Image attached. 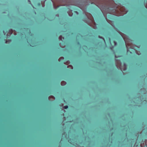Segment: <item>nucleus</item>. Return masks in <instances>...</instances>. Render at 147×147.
I'll use <instances>...</instances> for the list:
<instances>
[{
  "label": "nucleus",
  "instance_id": "nucleus-1",
  "mask_svg": "<svg viewBox=\"0 0 147 147\" xmlns=\"http://www.w3.org/2000/svg\"><path fill=\"white\" fill-rule=\"evenodd\" d=\"M121 34V35L125 42L126 45L127 49V53H129V51L131 53V52L128 49L129 48H129H130L131 49H133L137 54L138 55H140V52L136 50V49H135L132 43H130L129 42H128L127 39Z\"/></svg>",
  "mask_w": 147,
  "mask_h": 147
},
{
  "label": "nucleus",
  "instance_id": "nucleus-2",
  "mask_svg": "<svg viewBox=\"0 0 147 147\" xmlns=\"http://www.w3.org/2000/svg\"><path fill=\"white\" fill-rule=\"evenodd\" d=\"M115 11V15L118 16L123 15L126 14L127 11L125 7L123 6L120 7L119 10H118V9H116Z\"/></svg>",
  "mask_w": 147,
  "mask_h": 147
},
{
  "label": "nucleus",
  "instance_id": "nucleus-3",
  "mask_svg": "<svg viewBox=\"0 0 147 147\" xmlns=\"http://www.w3.org/2000/svg\"><path fill=\"white\" fill-rule=\"evenodd\" d=\"M85 14L91 22V23L89 24L90 26H92L93 28L95 29H96V24L92 15L90 13H85Z\"/></svg>",
  "mask_w": 147,
  "mask_h": 147
},
{
  "label": "nucleus",
  "instance_id": "nucleus-4",
  "mask_svg": "<svg viewBox=\"0 0 147 147\" xmlns=\"http://www.w3.org/2000/svg\"><path fill=\"white\" fill-rule=\"evenodd\" d=\"M116 65L118 68L120 69L121 71H125L126 69V65L125 63H124L123 66L121 67V63L119 61H118L116 59Z\"/></svg>",
  "mask_w": 147,
  "mask_h": 147
},
{
  "label": "nucleus",
  "instance_id": "nucleus-5",
  "mask_svg": "<svg viewBox=\"0 0 147 147\" xmlns=\"http://www.w3.org/2000/svg\"><path fill=\"white\" fill-rule=\"evenodd\" d=\"M107 2L108 3V4H110L111 3H113V1H111V0H108L107 1Z\"/></svg>",
  "mask_w": 147,
  "mask_h": 147
},
{
  "label": "nucleus",
  "instance_id": "nucleus-6",
  "mask_svg": "<svg viewBox=\"0 0 147 147\" xmlns=\"http://www.w3.org/2000/svg\"><path fill=\"white\" fill-rule=\"evenodd\" d=\"M67 68H70L71 69H73V66L71 65H69V66H67Z\"/></svg>",
  "mask_w": 147,
  "mask_h": 147
},
{
  "label": "nucleus",
  "instance_id": "nucleus-7",
  "mask_svg": "<svg viewBox=\"0 0 147 147\" xmlns=\"http://www.w3.org/2000/svg\"><path fill=\"white\" fill-rule=\"evenodd\" d=\"M145 143L146 146V147H147V140H145Z\"/></svg>",
  "mask_w": 147,
  "mask_h": 147
},
{
  "label": "nucleus",
  "instance_id": "nucleus-8",
  "mask_svg": "<svg viewBox=\"0 0 147 147\" xmlns=\"http://www.w3.org/2000/svg\"><path fill=\"white\" fill-rule=\"evenodd\" d=\"M114 45L115 46H116L117 45V43L115 42V41H114Z\"/></svg>",
  "mask_w": 147,
  "mask_h": 147
},
{
  "label": "nucleus",
  "instance_id": "nucleus-9",
  "mask_svg": "<svg viewBox=\"0 0 147 147\" xmlns=\"http://www.w3.org/2000/svg\"><path fill=\"white\" fill-rule=\"evenodd\" d=\"M68 107L67 106H65V109H66Z\"/></svg>",
  "mask_w": 147,
  "mask_h": 147
},
{
  "label": "nucleus",
  "instance_id": "nucleus-10",
  "mask_svg": "<svg viewBox=\"0 0 147 147\" xmlns=\"http://www.w3.org/2000/svg\"><path fill=\"white\" fill-rule=\"evenodd\" d=\"M69 15L70 16H72V14L71 13L70 14L69 13Z\"/></svg>",
  "mask_w": 147,
  "mask_h": 147
},
{
  "label": "nucleus",
  "instance_id": "nucleus-11",
  "mask_svg": "<svg viewBox=\"0 0 147 147\" xmlns=\"http://www.w3.org/2000/svg\"><path fill=\"white\" fill-rule=\"evenodd\" d=\"M120 56H116V55H115V58H117V57H120Z\"/></svg>",
  "mask_w": 147,
  "mask_h": 147
},
{
  "label": "nucleus",
  "instance_id": "nucleus-12",
  "mask_svg": "<svg viewBox=\"0 0 147 147\" xmlns=\"http://www.w3.org/2000/svg\"><path fill=\"white\" fill-rule=\"evenodd\" d=\"M105 18H106V19L107 20V21L108 22H109V23H110L109 22V21L107 20V18L106 17H105Z\"/></svg>",
  "mask_w": 147,
  "mask_h": 147
},
{
  "label": "nucleus",
  "instance_id": "nucleus-13",
  "mask_svg": "<svg viewBox=\"0 0 147 147\" xmlns=\"http://www.w3.org/2000/svg\"><path fill=\"white\" fill-rule=\"evenodd\" d=\"M109 41H110V42L111 43V40H110V38H109Z\"/></svg>",
  "mask_w": 147,
  "mask_h": 147
},
{
  "label": "nucleus",
  "instance_id": "nucleus-14",
  "mask_svg": "<svg viewBox=\"0 0 147 147\" xmlns=\"http://www.w3.org/2000/svg\"><path fill=\"white\" fill-rule=\"evenodd\" d=\"M3 33H5V31H4V30H3Z\"/></svg>",
  "mask_w": 147,
  "mask_h": 147
},
{
  "label": "nucleus",
  "instance_id": "nucleus-15",
  "mask_svg": "<svg viewBox=\"0 0 147 147\" xmlns=\"http://www.w3.org/2000/svg\"><path fill=\"white\" fill-rule=\"evenodd\" d=\"M38 5H40V3H38Z\"/></svg>",
  "mask_w": 147,
  "mask_h": 147
},
{
  "label": "nucleus",
  "instance_id": "nucleus-16",
  "mask_svg": "<svg viewBox=\"0 0 147 147\" xmlns=\"http://www.w3.org/2000/svg\"><path fill=\"white\" fill-rule=\"evenodd\" d=\"M76 12L77 13V14H78V13L77 11H76Z\"/></svg>",
  "mask_w": 147,
  "mask_h": 147
},
{
  "label": "nucleus",
  "instance_id": "nucleus-17",
  "mask_svg": "<svg viewBox=\"0 0 147 147\" xmlns=\"http://www.w3.org/2000/svg\"><path fill=\"white\" fill-rule=\"evenodd\" d=\"M66 84V82H65V85Z\"/></svg>",
  "mask_w": 147,
  "mask_h": 147
},
{
  "label": "nucleus",
  "instance_id": "nucleus-18",
  "mask_svg": "<svg viewBox=\"0 0 147 147\" xmlns=\"http://www.w3.org/2000/svg\"><path fill=\"white\" fill-rule=\"evenodd\" d=\"M67 63H69V61H68V62H67Z\"/></svg>",
  "mask_w": 147,
  "mask_h": 147
},
{
  "label": "nucleus",
  "instance_id": "nucleus-19",
  "mask_svg": "<svg viewBox=\"0 0 147 147\" xmlns=\"http://www.w3.org/2000/svg\"><path fill=\"white\" fill-rule=\"evenodd\" d=\"M63 100H64V98H63Z\"/></svg>",
  "mask_w": 147,
  "mask_h": 147
},
{
  "label": "nucleus",
  "instance_id": "nucleus-20",
  "mask_svg": "<svg viewBox=\"0 0 147 147\" xmlns=\"http://www.w3.org/2000/svg\"><path fill=\"white\" fill-rule=\"evenodd\" d=\"M99 37L100 38H101V37H100V36H99Z\"/></svg>",
  "mask_w": 147,
  "mask_h": 147
},
{
  "label": "nucleus",
  "instance_id": "nucleus-21",
  "mask_svg": "<svg viewBox=\"0 0 147 147\" xmlns=\"http://www.w3.org/2000/svg\"><path fill=\"white\" fill-rule=\"evenodd\" d=\"M63 134H64V132H63Z\"/></svg>",
  "mask_w": 147,
  "mask_h": 147
},
{
  "label": "nucleus",
  "instance_id": "nucleus-22",
  "mask_svg": "<svg viewBox=\"0 0 147 147\" xmlns=\"http://www.w3.org/2000/svg\"><path fill=\"white\" fill-rule=\"evenodd\" d=\"M6 42H7V41L6 40Z\"/></svg>",
  "mask_w": 147,
  "mask_h": 147
},
{
  "label": "nucleus",
  "instance_id": "nucleus-23",
  "mask_svg": "<svg viewBox=\"0 0 147 147\" xmlns=\"http://www.w3.org/2000/svg\"><path fill=\"white\" fill-rule=\"evenodd\" d=\"M104 16L105 17V15H104Z\"/></svg>",
  "mask_w": 147,
  "mask_h": 147
},
{
  "label": "nucleus",
  "instance_id": "nucleus-24",
  "mask_svg": "<svg viewBox=\"0 0 147 147\" xmlns=\"http://www.w3.org/2000/svg\"><path fill=\"white\" fill-rule=\"evenodd\" d=\"M104 16L105 17V15H104Z\"/></svg>",
  "mask_w": 147,
  "mask_h": 147
},
{
  "label": "nucleus",
  "instance_id": "nucleus-25",
  "mask_svg": "<svg viewBox=\"0 0 147 147\" xmlns=\"http://www.w3.org/2000/svg\"><path fill=\"white\" fill-rule=\"evenodd\" d=\"M123 71V70H122V71ZM122 72H123V71H122Z\"/></svg>",
  "mask_w": 147,
  "mask_h": 147
},
{
  "label": "nucleus",
  "instance_id": "nucleus-26",
  "mask_svg": "<svg viewBox=\"0 0 147 147\" xmlns=\"http://www.w3.org/2000/svg\"><path fill=\"white\" fill-rule=\"evenodd\" d=\"M123 71V70H122V71ZM122 72H123V71H122Z\"/></svg>",
  "mask_w": 147,
  "mask_h": 147
},
{
  "label": "nucleus",
  "instance_id": "nucleus-27",
  "mask_svg": "<svg viewBox=\"0 0 147 147\" xmlns=\"http://www.w3.org/2000/svg\"><path fill=\"white\" fill-rule=\"evenodd\" d=\"M63 39H64V38L63 37Z\"/></svg>",
  "mask_w": 147,
  "mask_h": 147
}]
</instances>
